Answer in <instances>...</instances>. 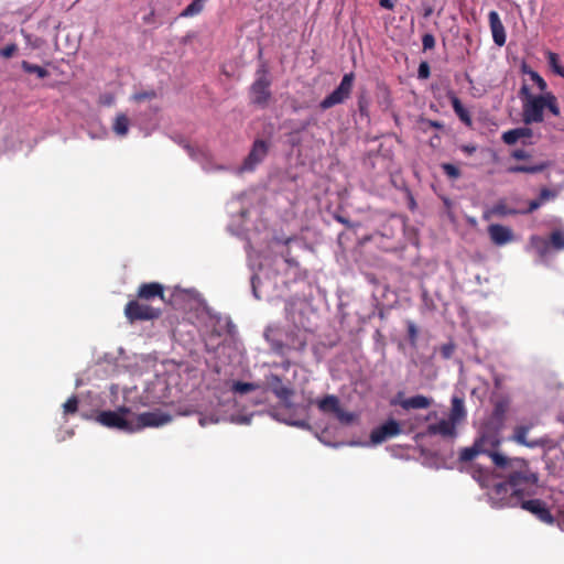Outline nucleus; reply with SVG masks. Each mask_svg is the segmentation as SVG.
<instances>
[{"label":"nucleus","instance_id":"obj_18","mask_svg":"<svg viewBox=\"0 0 564 564\" xmlns=\"http://www.w3.org/2000/svg\"><path fill=\"white\" fill-rule=\"evenodd\" d=\"M487 231L491 242L496 246H503L513 240V231L507 226L500 224H491Z\"/></svg>","mask_w":564,"mask_h":564},{"label":"nucleus","instance_id":"obj_20","mask_svg":"<svg viewBox=\"0 0 564 564\" xmlns=\"http://www.w3.org/2000/svg\"><path fill=\"white\" fill-rule=\"evenodd\" d=\"M489 26L492 33L495 44L502 46L506 43V31L497 11H490L488 14Z\"/></svg>","mask_w":564,"mask_h":564},{"label":"nucleus","instance_id":"obj_19","mask_svg":"<svg viewBox=\"0 0 564 564\" xmlns=\"http://www.w3.org/2000/svg\"><path fill=\"white\" fill-rule=\"evenodd\" d=\"M137 296L143 301H151L155 297L165 301L164 286L159 282L142 283L138 289Z\"/></svg>","mask_w":564,"mask_h":564},{"label":"nucleus","instance_id":"obj_35","mask_svg":"<svg viewBox=\"0 0 564 564\" xmlns=\"http://www.w3.org/2000/svg\"><path fill=\"white\" fill-rule=\"evenodd\" d=\"M547 62L553 72L564 78V66L560 64L558 55L553 52H547Z\"/></svg>","mask_w":564,"mask_h":564},{"label":"nucleus","instance_id":"obj_22","mask_svg":"<svg viewBox=\"0 0 564 564\" xmlns=\"http://www.w3.org/2000/svg\"><path fill=\"white\" fill-rule=\"evenodd\" d=\"M533 135L532 129L528 127H520L516 129L508 130L502 134V141L506 144H514L520 139H530Z\"/></svg>","mask_w":564,"mask_h":564},{"label":"nucleus","instance_id":"obj_50","mask_svg":"<svg viewBox=\"0 0 564 564\" xmlns=\"http://www.w3.org/2000/svg\"><path fill=\"white\" fill-rule=\"evenodd\" d=\"M358 108L361 115H368V100L362 95L358 97Z\"/></svg>","mask_w":564,"mask_h":564},{"label":"nucleus","instance_id":"obj_52","mask_svg":"<svg viewBox=\"0 0 564 564\" xmlns=\"http://www.w3.org/2000/svg\"><path fill=\"white\" fill-rule=\"evenodd\" d=\"M422 123L429 128H434V129H443L444 128V124L436 120L422 119Z\"/></svg>","mask_w":564,"mask_h":564},{"label":"nucleus","instance_id":"obj_21","mask_svg":"<svg viewBox=\"0 0 564 564\" xmlns=\"http://www.w3.org/2000/svg\"><path fill=\"white\" fill-rule=\"evenodd\" d=\"M447 97L452 104L454 112L460 119V121L464 122L466 126H471V116L469 111L463 106L462 101L456 96V94L453 90H449L447 93Z\"/></svg>","mask_w":564,"mask_h":564},{"label":"nucleus","instance_id":"obj_27","mask_svg":"<svg viewBox=\"0 0 564 564\" xmlns=\"http://www.w3.org/2000/svg\"><path fill=\"white\" fill-rule=\"evenodd\" d=\"M171 420L169 415H163L156 412H144L138 415L137 423H167Z\"/></svg>","mask_w":564,"mask_h":564},{"label":"nucleus","instance_id":"obj_17","mask_svg":"<svg viewBox=\"0 0 564 564\" xmlns=\"http://www.w3.org/2000/svg\"><path fill=\"white\" fill-rule=\"evenodd\" d=\"M267 382L271 392L284 403V405H289L290 398L293 395V390L285 387L282 378L279 375L270 373L267 377Z\"/></svg>","mask_w":564,"mask_h":564},{"label":"nucleus","instance_id":"obj_55","mask_svg":"<svg viewBox=\"0 0 564 564\" xmlns=\"http://www.w3.org/2000/svg\"><path fill=\"white\" fill-rule=\"evenodd\" d=\"M311 126V120L302 121L299 127H296L291 134L300 133L305 131Z\"/></svg>","mask_w":564,"mask_h":564},{"label":"nucleus","instance_id":"obj_54","mask_svg":"<svg viewBox=\"0 0 564 564\" xmlns=\"http://www.w3.org/2000/svg\"><path fill=\"white\" fill-rule=\"evenodd\" d=\"M283 258H284V261L290 265V267H294V268H297L299 267V262L296 261V259H294L291 254H290V251L288 250L286 253L283 254Z\"/></svg>","mask_w":564,"mask_h":564},{"label":"nucleus","instance_id":"obj_58","mask_svg":"<svg viewBox=\"0 0 564 564\" xmlns=\"http://www.w3.org/2000/svg\"><path fill=\"white\" fill-rule=\"evenodd\" d=\"M380 6L389 10L393 8V3L390 0H380Z\"/></svg>","mask_w":564,"mask_h":564},{"label":"nucleus","instance_id":"obj_13","mask_svg":"<svg viewBox=\"0 0 564 564\" xmlns=\"http://www.w3.org/2000/svg\"><path fill=\"white\" fill-rule=\"evenodd\" d=\"M413 425H379L370 434V442L373 445L381 444L382 442L394 437L403 432H412Z\"/></svg>","mask_w":564,"mask_h":564},{"label":"nucleus","instance_id":"obj_11","mask_svg":"<svg viewBox=\"0 0 564 564\" xmlns=\"http://www.w3.org/2000/svg\"><path fill=\"white\" fill-rule=\"evenodd\" d=\"M489 401L492 405V419L497 423L506 421L511 408V395L505 391H491Z\"/></svg>","mask_w":564,"mask_h":564},{"label":"nucleus","instance_id":"obj_31","mask_svg":"<svg viewBox=\"0 0 564 564\" xmlns=\"http://www.w3.org/2000/svg\"><path fill=\"white\" fill-rule=\"evenodd\" d=\"M480 454H484V451L475 442L471 447H465L460 451L459 460L462 463L473 462Z\"/></svg>","mask_w":564,"mask_h":564},{"label":"nucleus","instance_id":"obj_2","mask_svg":"<svg viewBox=\"0 0 564 564\" xmlns=\"http://www.w3.org/2000/svg\"><path fill=\"white\" fill-rule=\"evenodd\" d=\"M80 412L82 419L90 420L95 419L98 423H131L130 417L132 411L130 408L126 405L118 406L116 410L101 411L98 412L95 416L89 415L87 412H84L79 406V400L76 395L70 397L63 404V413L64 415H70Z\"/></svg>","mask_w":564,"mask_h":564},{"label":"nucleus","instance_id":"obj_5","mask_svg":"<svg viewBox=\"0 0 564 564\" xmlns=\"http://www.w3.org/2000/svg\"><path fill=\"white\" fill-rule=\"evenodd\" d=\"M307 427L316 437L325 445L337 447L346 444L345 426L346 425H300Z\"/></svg>","mask_w":564,"mask_h":564},{"label":"nucleus","instance_id":"obj_23","mask_svg":"<svg viewBox=\"0 0 564 564\" xmlns=\"http://www.w3.org/2000/svg\"><path fill=\"white\" fill-rule=\"evenodd\" d=\"M286 347L289 350L303 351L306 347L305 336L297 329L286 334Z\"/></svg>","mask_w":564,"mask_h":564},{"label":"nucleus","instance_id":"obj_14","mask_svg":"<svg viewBox=\"0 0 564 564\" xmlns=\"http://www.w3.org/2000/svg\"><path fill=\"white\" fill-rule=\"evenodd\" d=\"M433 400L422 394H417L408 399H403V392H398L397 395L390 401L391 405H400L404 410L410 409H427L431 406Z\"/></svg>","mask_w":564,"mask_h":564},{"label":"nucleus","instance_id":"obj_60","mask_svg":"<svg viewBox=\"0 0 564 564\" xmlns=\"http://www.w3.org/2000/svg\"><path fill=\"white\" fill-rule=\"evenodd\" d=\"M227 327H228V333L230 335H234L236 332V326L231 322H228Z\"/></svg>","mask_w":564,"mask_h":564},{"label":"nucleus","instance_id":"obj_8","mask_svg":"<svg viewBox=\"0 0 564 564\" xmlns=\"http://www.w3.org/2000/svg\"><path fill=\"white\" fill-rule=\"evenodd\" d=\"M124 314L131 323H134L137 321L158 319L162 315V311L151 305L140 303L137 300H132L127 303Z\"/></svg>","mask_w":564,"mask_h":564},{"label":"nucleus","instance_id":"obj_44","mask_svg":"<svg viewBox=\"0 0 564 564\" xmlns=\"http://www.w3.org/2000/svg\"><path fill=\"white\" fill-rule=\"evenodd\" d=\"M18 51V46L14 43L8 44L3 48L0 50V56L3 58L12 57Z\"/></svg>","mask_w":564,"mask_h":564},{"label":"nucleus","instance_id":"obj_26","mask_svg":"<svg viewBox=\"0 0 564 564\" xmlns=\"http://www.w3.org/2000/svg\"><path fill=\"white\" fill-rule=\"evenodd\" d=\"M491 213L498 217L519 215V209L509 207L506 199H499L492 207Z\"/></svg>","mask_w":564,"mask_h":564},{"label":"nucleus","instance_id":"obj_42","mask_svg":"<svg viewBox=\"0 0 564 564\" xmlns=\"http://www.w3.org/2000/svg\"><path fill=\"white\" fill-rule=\"evenodd\" d=\"M557 196V192L556 191H553V189H550V188H546V187H543L541 191H540V195H539V199L541 200V203L543 204L544 202L546 200H550V199H553Z\"/></svg>","mask_w":564,"mask_h":564},{"label":"nucleus","instance_id":"obj_37","mask_svg":"<svg viewBox=\"0 0 564 564\" xmlns=\"http://www.w3.org/2000/svg\"><path fill=\"white\" fill-rule=\"evenodd\" d=\"M264 336H265L267 340L270 343L271 348L275 354H278L280 356H284L286 350H289L286 347V341L283 343L282 340L270 339L268 334H265Z\"/></svg>","mask_w":564,"mask_h":564},{"label":"nucleus","instance_id":"obj_61","mask_svg":"<svg viewBox=\"0 0 564 564\" xmlns=\"http://www.w3.org/2000/svg\"><path fill=\"white\" fill-rule=\"evenodd\" d=\"M491 216H495L494 213H491V208L489 210H486L484 214H482V218L485 220H488L490 219Z\"/></svg>","mask_w":564,"mask_h":564},{"label":"nucleus","instance_id":"obj_29","mask_svg":"<svg viewBox=\"0 0 564 564\" xmlns=\"http://www.w3.org/2000/svg\"><path fill=\"white\" fill-rule=\"evenodd\" d=\"M430 435H442L444 437L453 438L456 435V425H427Z\"/></svg>","mask_w":564,"mask_h":564},{"label":"nucleus","instance_id":"obj_49","mask_svg":"<svg viewBox=\"0 0 564 564\" xmlns=\"http://www.w3.org/2000/svg\"><path fill=\"white\" fill-rule=\"evenodd\" d=\"M250 282H251V288H252V294H253V296H254L256 299L260 300V299H261V296H260V295H259V293H258V288H259V285H260V283H261L260 278H259L257 274H253V275L251 276Z\"/></svg>","mask_w":564,"mask_h":564},{"label":"nucleus","instance_id":"obj_28","mask_svg":"<svg viewBox=\"0 0 564 564\" xmlns=\"http://www.w3.org/2000/svg\"><path fill=\"white\" fill-rule=\"evenodd\" d=\"M260 389V384L256 382H242L235 381L231 386V391L236 394H247L249 392H253Z\"/></svg>","mask_w":564,"mask_h":564},{"label":"nucleus","instance_id":"obj_25","mask_svg":"<svg viewBox=\"0 0 564 564\" xmlns=\"http://www.w3.org/2000/svg\"><path fill=\"white\" fill-rule=\"evenodd\" d=\"M549 166L547 162H541L538 164L527 165V164H517L511 165L507 169L508 173L517 174V173H529L536 174L543 172Z\"/></svg>","mask_w":564,"mask_h":564},{"label":"nucleus","instance_id":"obj_30","mask_svg":"<svg viewBox=\"0 0 564 564\" xmlns=\"http://www.w3.org/2000/svg\"><path fill=\"white\" fill-rule=\"evenodd\" d=\"M129 123H130L129 118L124 113H119L115 118L112 129L116 132V134L123 137L129 131Z\"/></svg>","mask_w":564,"mask_h":564},{"label":"nucleus","instance_id":"obj_64","mask_svg":"<svg viewBox=\"0 0 564 564\" xmlns=\"http://www.w3.org/2000/svg\"><path fill=\"white\" fill-rule=\"evenodd\" d=\"M384 423L393 424L398 422L394 419H388Z\"/></svg>","mask_w":564,"mask_h":564},{"label":"nucleus","instance_id":"obj_16","mask_svg":"<svg viewBox=\"0 0 564 564\" xmlns=\"http://www.w3.org/2000/svg\"><path fill=\"white\" fill-rule=\"evenodd\" d=\"M452 406L448 414V420L442 419L438 423H460L466 419L467 411L465 406V399L462 392L454 393L451 399Z\"/></svg>","mask_w":564,"mask_h":564},{"label":"nucleus","instance_id":"obj_1","mask_svg":"<svg viewBox=\"0 0 564 564\" xmlns=\"http://www.w3.org/2000/svg\"><path fill=\"white\" fill-rule=\"evenodd\" d=\"M494 465L499 469V477L505 481L492 482L488 469L474 470L473 477L482 488H488V497L491 505L497 508L518 507L522 496H535L538 494L539 476L531 470L527 460L510 458L501 453H492Z\"/></svg>","mask_w":564,"mask_h":564},{"label":"nucleus","instance_id":"obj_24","mask_svg":"<svg viewBox=\"0 0 564 564\" xmlns=\"http://www.w3.org/2000/svg\"><path fill=\"white\" fill-rule=\"evenodd\" d=\"M529 425H519L518 429L514 432L513 438L528 447H536L539 445H542V442L538 438H529Z\"/></svg>","mask_w":564,"mask_h":564},{"label":"nucleus","instance_id":"obj_51","mask_svg":"<svg viewBox=\"0 0 564 564\" xmlns=\"http://www.w3.org/2000/svg\"><path fill=\"white\" fill-rule=\"evenodd\" d=\"M511 156L517 160H527L530 158V154L522 149H517V150L512 151Z\"/></svg>","mask_w":564,"mask_h":564},{"label":"nucleus","instance_id":"obj_41","mask_svg":"<svg viewBox=\"0 0 564 564\" xmlns=\"http://www.w3.org/2000/svg\"><path fill=\"white\" fill-rule=\"evenodd\" d=\"M133 100L140 102V101H144L147 99H154L156 98V93L155 90H147V91H140V93H135L133 96H132Z\"/></svg>","mask_w":564,"mask_h":564},{"label":"nucleus","instance_id":"obj_6","mask_svg":"<svg viewBox=\"0 0 564 564\" xmlns=\"http://www.w3.org/2000/svg\"><path fill=\"white\" fill-rule=\"evenodd\" d=\"M530 243L541 260L544 261L547 259L551 249L556 251L564 250V230H553L550 235V240H546L540 236H532Z\"/></svg>","mask_w":564,"mask_h":564},{"label":"nucleus","instance_id":"obj_40","mask_svg":"<svg viewBox=\"0 0 564 564\" xmlns=\"http://www.w3.org/2000/svg\"><path fill=\"white\" fill-rule=\"evenodd\" d=\"M455 344L449 341L440 347V352L443 359H449L452 358L454 351H455Z\"/></svg>","mask_w":564,"mask_h":564},{"label":"nucleus","instance_id":"obj_3","mask_svg":"<svg viewBox=\"0 0 564 564\" xmlns=\"http://www.w3.org/2000/svg\"><path fill=\"white\" fill-rule=\"evenodd\" d=\"M272 77L267 62L262 61L254 73V80L249 87L250 105L265 109L269 107L273 95L271 91Z\"/></svg>","mask_w":564,"mask_h":564},{"label":"nucleus","instance_id":"obj_36","mask_svg":"<svg viewBox=\"0 0 564 564\" xmlns=\"http://www.w3.org/2000/svg\"><path fill=\"white\" fill-rule=\"evenodd\" d=\"M544 98H545V108H547L550 110V112L553 113L554 116H558L560 107L557 105V99H556L555 95L552 93H545Z\"/></svg>","mask_w":564,"mask_h":564},{"label":"nucleus","instance_id":"obj_10","mask_svg":"<svg viewBox=\"0 0 564 564\" xmlns=\"http://www.w3.org/2000/svg\"><path fill=\"white\" fill-rule=\"evenodd\" d=\"M545 109L544 94L532 97L531 100H524L522 105V120L525 124L542 122Z\"/></svg>","mask_w":564,"mask_h":564},{"label":"nucleus","instance_id":"obj_4","mask_svg":"<svg viewBox=\"0 0 564 564\" xmlns=\"http://www.w3.org/2000/svg\"><path fill=\"white\" fill-rule=\"evenodd\" d=\"M317 410L326 417L336 420L339 423H350L354 415L346 410L337 395L325 394L311 401Z\"/></svg>","mask_w":564,"mask_h":564},{"label":"nucleus","instance_id":"obj_45","mask_svg":"<svg viewBox=\"0 0 564 564\" xmlns=\"http://www.w3.org/2000/svg\"><path fill=\"white\" fill-rule=\"evenodd\" d=\"M542 206V203L539 198L536 199H532L530 203H529V206L528 208L525 209H519V215H527V214H531L533 213L534 210H536L538 208H540Z\"/></svg>","mask_w":564,"mask_h":564},{"label":"nucleus","instance_id":"obj_62","mask_svg":"<svg viewBox=\"0 0 564 564\" xmlns=\"http://www.w3.org/2000/svg\"><path fill=\"white\" fill-rule=\"evenodd\" d=\"M290 366H291V362H290L289 360H285V361H283V362H282V367H283V369H285V370H286V369H289V368H290Z\"/></svg>","mask_w":564,"mask_h":564},{"label":"nucleus","instance_id":"obj_53","mask_svg":"<svg viewBox=\"0 0 564 564\" xmlns=\"http://www.w3.org/2000/svg\"><path fill=\"white\" fill-rule=\"evenodd\" d=\"M334 218H335L338 223H340V224L345 225L347 228H354V227H355V225H354V224H352L348 218H346V217H344V216H341V215H339V214H335V215H334Z\"/></svg>","mask_w":564,"mask_h":564},{"label":"nucleus","instance_id":"obj_9","mask_svg":"<svg viewBox=\"0 0 564 564\" xmlns=\"http://www.w3.org/2000/svg\"><path fill=\"white\" fill-rule=\"evenodd\" d=\"M269 143L264 140L257 139L245 158L238 173L252 172L268 155Z\"/></svg>","mask_w":564,"mask_h":564},{"label":"nucleus","instance_id":"obj_7","mask_svg":"<svg viewBox=\"0 0 564 564\" xmlns=\"http://www.w3.org/2000/svg\"><path fill=\"white\" fill-rule=\"evenodd\" d=\"M354 79V73L345 74L338 87L321 101L319 107L323 110H326L336 105L343 104L351 93Z\"/></svg>","mask_w":564,"mask_h":564},{"label":"nucleus","instance_id":"obj_12","mask_svg":"<svg viewBox=\"0 0 564 564\" xmlns=\"http://www.w3.org/2000/svg\"><path fill=\"white\" fill-rule=\"evenodd\" d=\"M530 496H522L519 506L534 514L540 521L552 524L554 522V518L546 507V503L540 499H527Z\"/></svg>","mask_w":564,"mask_h":564},{"label":"nucleus","instance_id":"obj_39","mask_svg":"<svg viewBox=\"0 0 564 564\" xmlns=\"http://www.w3.org/2000/svg\"><path fill=\"white\" fill-rule=\"evenodd\" d=\"M442 170L444 171V173L452 177V178H458L460 176V171L457 166H455L454 164H451V163H443L442 164Z\"/></svg>","mask_w":564,"mask_h":564},{"label":"nucleus","instance_id":"obj_46","mask_svg":"<svg viewBox=\"0 0 564 564\" xmlns=\"http://www.w3.org/2000/svg\"><path fill=\"white\" fill-rule=\"evenodd\" d=\"M423 50H432L435 46V37L431 33H426L422 36Z\"/></svg>","mask_w":564,"mask_h":564},{"label":"nucleus","instance_id":"obj_57","mask_svg":"<svg viewBox=\"0 0 564 564\" xmlns=\"http://www.w3.org/2000/svg\"><path fill=\"white\" fill-rule=\"evenodd\" d=\"M494 387H495V389L492 391H503L502 390V378L499 375H496L494 377Z\"/></svg>","mask_w":564,"mask_h":564},{"label":"nucleus","instance_id":"obj_47","mask_svg":"<svg viewBox=\"0 0 564 564\" xmlns=\"http://www.w3.org/2000/svg\"><path fill=\"white\" fill-rule=\"evenodd\" d=\"M519 97L522 100V104L524 100H531L532 97H536V95L531 94L530 88L527 84H523L519 91Z\"/></svg>","mask_w":564,"mask_h":564},{"label":"nucleus","instance_id":"obj_56","mask_svg":"<svg viewBox=\"0 0 564 564\" xmlns=\"http://www.w3.org/2000/svg\"><path fill=\"white\" fill-rule=\"evenodd\" d=\"M24 37H25L28 44L32 45V47H34V48L40 47V39L35 37L33 40L32 35H30V34H24Z\"/></svg>","mask_w":564,"mask_h":564},{"label":"nucleus","instance_id":"obj_63","mask_svg":"<svg viewBox=\"0 0 564 564\" xmlns=\"http://www.w3.org/2000/svg\"><path fill=\"white\" fill-rule=\"evenodd\" d=\"M153 12H151L148 17L144 18V21L145 22H150L152 20V17H153Z\"/></svg>","mask_w":564,"mask_h":564},{"label":"nucleus","instance_id":"obj_32","mask_svg":"<svg viewBox=\"0 0 564 564\" xmlns=\"http://www.w3.org/2000/svg\"><path fill=\"white\" fill-rule=\"evenodd\" d=\"M207 0H193L180 14L182 18L194 17L199 14Z\"/></svg>","mask_w":564,"mask_h":564},{"label":"nucleus","instance_id":"obj_59","mask_svg":"<svg viewBox=\"0 0 564 564\" xmlns=\"http://www.w3.org/2000/svg\"><path fill=\"white\" fill-rule=\"evenodd\" d=\"M432 13H433V8L431 6H427L424 8V13H423L424 18H429Z\"/></svg>","mask_w":564,"mask_h":564},{"label":"nucleus","instance_id":"obj_34","mask_svg":"<svg viewBox=\"0 0 564 564\" xmlns=\"http://www.w3.org/2000/svg\"><path fill=\"white\" fill-rule=\"evenodd\" d=\"M523 73L528 74L531 78L532 82L535 83V85L538 86V88L543 91L544 94L547 93L546 89H547V84L546 82L539 75L538 72L531 69V68H528L525 65L523 66Z\"/></svg>","mask_w":564,"mask_h":564},{"label":"nucleus","instance_id":"obj_33","mask_svg":"<svg viewBox=\"0 0 564 564\" xmlns=\"http://www.w3.org/2000/svg\"><path fill=\"white\" fill-rule=\"evenodd\" d=\"M21 68L25 73L35 74L41 79L46 78L50 75V73L44 67L32 64L28 61L21 62Z\"/></svg>","mask_w":564,"mask_h":564},{"label":"nucleus","instance_id":"obj_38","mask_svg":"<svg viewBox=\"0 0 564 564\" xmlns=\"http://www.w3.org/2000/svg\"><path fill=\"white\" fill-rule=\"evenodd\" d=\"M408 339L412 347L416 346L419 329L412 321L406 322Z\"/></svg>","mask_w":564,"mask_h":564},{"label":"nucleus","instance_id":"obj_15","mask_svg":"<svg viewBox=\"0 0 564 564\" xmlns=\"http://www.w3.org/2000/svg\"><path fill=\"white\" fill-rule=\"evenodd\" d=\"M485 429L481 431L480 436L476 440L480 449L484 451V454H487L491 457L492 453H496L494 449L500 444V438L498 435V431L494 427V425H484Z\"/></svg>","mask_w":564,"mask_h":564},{"label":"nucleus","instance_id":"obj_48","mask_svg":"<svg viewBox=\"0 0 564 564\" xmlns=\"http://www.w3.org/2000/svg\"><path fill=\"white\" fill-rule=\"evenodd\" d=\"M183 148L187 151L188 155L194 160H198L199 155L203 154L200 150L194 148L189 143H184Z\"/></svg>","mask_w":564,"mask_h":564},{"label":"nucleus","instance_id":"obj_43","mask_svg":"<svg viewBox=\"0 0 564 564\" xmlns=\"http://www.w3.org/2000/svg\"><path fill=\"white\" fill-rule=\"evenodd\" d=\"M431 75V68L427 62L423 61L419 65L417 77L420 79H427Z\"/></svg>","mask_w":564,"mask_h":564}]
</instances>
